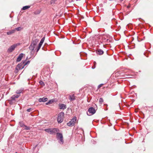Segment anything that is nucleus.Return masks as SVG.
<instances>
[{
  "label": "nucleus",
  "instance_id": "40",
  "mask_svg": "<svg viewBox=\"0 0 153 153\" xmlns=\"http://www.w3.org/2000/svg\"><path fill=\"white\" fill-rule=\"evenodd\" d=\"M36 146H37V145H36V146H35V148Z\"/></svg>",
  "mask_w": 153,
  "mask_h": 153
},
{
  "label": "nucleus",
  "instance_id": "8",
  "mask_svg": "<svg viewBox=\"0 0 153 153\" xmlns=\"http://www.w3.org/2000/svg\"><path fill=\"white\" fill-rule=\"evenodd\" d=\"M59 106L60 109L64 110L67 108L66 105L63 104L59 103Z\"/></svg>",
  "mask_w": 153,
  "mask_h": 153
},
{
  "label": "nucleus",
  "instance_id": "10",
  "mask_svg": "<svg viewBox=\"0 0 153 153\" xmlns=\"http://www.w3.org/2000/svg\"><path fill=\"white\" fill-rule=\"evenodd\" d=\"M24 55V54L23 53H20L18 57L16 59L17 62H20L22 59V58L23 57Z\"/></svg>",
  "mask_w": 153,
  "mask_h": 153
},
{
  "label": "nucleus",
  "instance_id": "41",
  "mask_svg": "<svg viewBox=\"0 0 153 153\" xmlns=\"http://www.w3.org/2000/svg\"><path fill=\"white\" fill-rule=\"evenodd\" d=\"M121 1H123V0H120Z\"/></svg>",
  "mask_w": 153,
  "mask_h": 153
},
{
  "label": "nucleus",
  "instance_id": "20",
  "mask_svg": "<svg viewBox=\"0 0 153 153\" xmlns=\"http://www.w3.org/2000/svg\"><path fill=\"white\" fill-rule=\"evenodd\" d=\"M23 28L22 27H18L15 28L14 30H15V31H16V30H17L18 31H20Z\"/></svg>",
  "mask_w": 153,
  "mask_h": 153
},
{
  "label": "nucleus",
  "instance_id": "17",
  "mask_svg": "<svg viewBox=\"0 0 153 153\" xmlns=\"http://www.w3.org/2000/svg\"><path fill=\"white\" fill-rule=\"evenodd\" d=\"M16 97L13 95L10 98V100L11 102H13V101L15 100Z\"/></svg>",
  "mask_w": 153,
  "mask_h": 153
},
{
  "label": "nucleus",
  "instance_id": "33",
  "mask_svg": "<svg viewBox=\"0 0 153 153\" xmlns=\"http://www.w3.org/2000/svg\"><path fill=\"white\" fill-rule=\"evenodd\" d=\"M53 100H49V101L48 102V103H49L50 104L52 103V102H53Z\"/></svg>",
  "mask_w": 153,
  "mask_h": 153
},
{
  "label": "nucleus",
  "instance_id": "22",
  "mask_svg": "<svg viewBox=\"0 0 153 153\" xmlns=\"http://www.w3.org/2000/svg\"><path fill=\"white\" fill-rule=\"evenodd\" d=\"M25 128H24V129L26 130H30L31 129V127L30 126H27L26 125H25V126L24 127Z\"/></svg>",
  "mask_w": 153,
  "mask_h": 153
},
{
  "label": "nucleus",
  "instance_id": "25",
  "mask_svg": "<svg viewBox=\"0 0 153 153\" xmlns=\"http://www.w3.org/2000/svg\"><path fill=\"white\" fill-rule=\"evenodd\" d=\"M103 102V99L102 98H100L99 99V103L100 104H102Z\"/></svg>",
  "mask_w": 153,
  "mask_h": 153
},
{
  "label": "nucleus",
  "instance_id": "4",
  "mask_svg": "<svg viewBox=\"0 0 153 153\" xmlns=\"http://www.w3.org/2000/svg\"><path fill=\"white\" fill-rule=\"evenodd\" d=\"M64 113L62 112L58 115L57 121L59 123H61L63 121L64 117Z\"/></svg>",
  "mask_w": 153,
  "mask_h": 153
},
{
  "label": "nucleus",
  "instance_id": "19",
  "mask_svg": "<svg viewBox=\"0 0 153 153\" xmlns=\"http://www.w3.org/2000/svg\"><path fill=\"white\" fill-rule=\"evenodd\" d=\"M45 39V37H44L41 39V40L39 42V44L40 45H42V44L43 43V42H44Z\"/></svg>",
  "mask_w": 153,
  "mask_h": 153
},
{
  "label": "nucleus",
  "instance_id": "16",
  "mask_svg": "<svg viewBox=\"0 0 153 153\" xmlns=\"http://www.w3.org/2000/svg\"><path fill=\"white\" fill-rule=\"evenodd\" d=\"M23 90V89L21 88L20 89L16 90V93L17 94H20L22 92Z\"/></svg>",
  "mask_w": 153,
  "mask_h": 153
},
{
  "label": "nucleus",
  "instance_id": "15",
  "mask_svg": "<svg viewBox=\"0 0 153 153\" xmlns=\"http://www.w3.org/2000/svg\"><path fill=\"white\" fill-rule=\"evenodd\" d=\"M30 6L29 5H27L24 6L22 9V10H27L29 8H30Z\"/></svg>",
  "mask_w": 153,
  "mask_h": 153
},
{
  "label": "nucleus",
  "instance_id": "31",
  "mask_svg": "<svg viewBox=\"0 0 153 153\" xmlns=\"http://www.w3.org/2000/svg\"><path fill=\"white\" fill-rule=\"evenodd\" d=\"M41 46H42V45L39 44L38 47L37 48V51H36L37 52H38L39 51V50L41 48Z\"/></svg>",
  "mask_w": 153,
  "mask_h": 153
},
{
  "label": "nucleus",
  "instance_id": "24",
  "mask_svg": "<svg viewBox=\"0 0 153 153\" xmlns=\"http://www.w3.org/2000/svg\"><path fill=\"white\" fill-rule=\"evenodd\" d=\"M112 22L114 24L117 25V21L114 19H112Z\"/></svg>",
  "mask_w": 153,
  "mask_h": 153
},
{
  "label": "nucleus",
  "instance_id": "32",
  "mask_svg": "<svg viewBox=\"0 0 153 153\" xmlns=\"http://www.w3.org/2000/svg\"><path fill=\"white\" fill-rule=\"evenodd\" d=\"M106 42V43H109L111 42V40L108 39H107Z\"/></svg>",
  "mask_w": 153,
  "mask_h": 153
},
{
  "label": "nucleus",
  "instance_id": "42",
  "mask_svg": "<svg viewBox=\"0 0 153 153\" xmlns=\"http://www.w3.org/2000/svg\"><path fill=\"white\" fill-rule=\"evenodd\" d=\"M17 153V152H16V153Z\"/></svg>",
  "mask_w": 153,
  "mask_h": 153
},
{
  "label": "nucleus",
  "instance_id": "23",
  "mask_svg": "<svg viewBox=\"0 0 153 153\" xmlns=\"http://www.w3.org/2000/svg\"><path fill=\"white\" fill-rule=\"evenodd\" d=\"M106 37H106V36H102V38L103 42H106V39H107Z\"/></svg>",
  "mask_w": 153,
  "mask_h": 153
},
{
  "label": "nucleus",
  "instance_id": "2",
  "mask_svg": "<svg viewBox=\"0 0 153 153\" xmlns=\"http://www.w3.org/2000/svg\"><path fill=\"white\" fill-rule=\"evenodd\" d=\"M25 61H22V62L18 64L17 65L15 71V73H17L20 70H21L24 68V63Z\"/></svg>",
  "mask_w": 153,
  "mask_h": 153
},
{
  "label": "nucleus",
  "instance_id": "1",
  "mask_svg": "<svg viewBox=\"0 0 153 153\" xmlns=\"http://www.w3.org/2000/svg\"><path fill=\"white\" fill-rule=\"evenodd\" d=\"M44 131L51 134H56V133L59 131V129L55 128H46Z\"/></svg>",
  "mask_w": 153,
  "mask_h": 153
},
{
  "label": "nucleus",
  "instance_id": "34",
  "mask_svg": "<svg viewBox=\"0 0 153 153\" xmlns=\"http://www.w3.org/2000/svg\"><path fill=\"white\" fill-rule=\"evenodd\" d=\"M14 95L16 98H18L20 96V95L18 94H15Z\"/></svg>",
  "mask_w": 153,
  "mask_h": 153
},
{
  "label": "nucleus",
  "instance_id": "18",
  "mask_svg": "<svg viewBox=\"0 0 153 153\" xmlns=\"http://www.w3.org/2000/svg\"><path fill=\"white\" fill-rule=\"evenodd\" d=\"M35 48V47L34 46H33L31 44H30V45L29 47V49L30 50H31V51H33L34 50Z\"/></svg>",
  "mask_w": 153,
  "mask_h": 153
},
{
  "label": "nucleus",
  "instance_id": "30",
  "mask_svg": "<svg viewBox=\"0 0 153 153\" xmlns=\"http://www.w3.org/2000/svg\"><path fill=\"white\" fill-rule=\"evenodd\" d=\"M56 0H51V4H53L56 3Z\"/></svg>",
  "mask_w": 153,
  "mask_h": 153
},
{
  "label": "nucleus",
  "instance_id": "37",
  "mask_svg": "<svg viewBox=\"0 0 153 153\" xmlns=\"http://www.w3.org/2000/svg\"><path fill=\"white\" fill-rule=\"evenodd\" d=\"M96 67V66H92V68L93 69H94Z\"/></svg>",
  "mask_w": 153,
  "mask_h": 153
},
{
  "label": "nucleus",
  "instance_id": "39",
  "mask_svg": "<svg viewBox=\"0 0 153 153\" xmlns=\"http://www.w3.org/2000/svg\"><path fill=\"white\" fill-rule=\"evenodd\" d=\"M87 114L88 115V116H90L91 115V114H88V112L87 113Z\"/></svg>",
  "mask_w": 153,
  "mask_h": 153
},
{
  "label": "nucleus",
  "instance_id": "26",
  "mask_svg": "<svg viewBox=\"0 0 153 153\" xmlns=\"http://www.w3.org/2000/svg\"><path fill=\"white\" fill-rule=\"evenodd\" d=\"M41 12L40 10H37L34 12V13L35 15H37L39 14Z\"/></svg>",
  "mask_w": 153,
  "mask_h": 153
},
{
  "label": "nucleus",
  "instance_id": "12",
  "mask_svg": "<svg viewBox=\"0 0 153 153\" xmlns=\"http://www.w3.org/2000/svg\"><path fill=\"white\" fill-rule=\"evenodd\" d=\"M38 41L39 40L38 39H35L34 40H33L31 44L35 47L36 45V44Z\"/></svg>",
  "mask_w": 153,
  "mask_h": 153
},
{
  "label": "nucleus",
  "instance_id": "21",
  "mask_svg": "<svg viewBox=\"0 0 153 153\" xmlns=\"http://www.w3.org/2000/svg\"><path fill=\"white\" fill-rule=\"evenodd\" d=\"M19 125L21 127H25V124L22 121L20 122H19Z\"/></svg>",
  "mask_w": 153,
  "mask_h": 153
},
{
  "label": "nucleus",
  "instance_id": "9",
  "mask_svg": "<svg viewBox=\"0 0 153 153\" xmlns=\"http://www.w3.org/2000/svg\"><path fill=\"white\" fill-rule=\"evenodd\" d=\"M96 53L97 54L101 55L104 53V51L102 50L98 49L96 51Z\"/></svg>",
  "mask_w": 153,
  "mask_h": 153
},
{
  "label": "nucleus",
  "instance_id": "5",
  "mask_svg": "<svg viewBox=\"0 0 153 153\" xmlns=\"http://www.w3.org/2000/svg\"><path fill=\"white\" fill-rule=\"evenodd\" d=\"M76 117H74L69 122L67 123V125L69 126H73L76 123Z\"/></svg>",
  "mask_w": 153,
  "mask_h": 153
},
{
  "label": "nucleus",
  "instance_id": "11",
  "mask_svg": "<svg viewBox=\"0 0 153 153\" xmlns=\"http://www.w3.org/2000/svg\"><path fill=\"white\" fill-rule=\"evenodd\" d=\"M48 100V98L47 97H43L42 98H40L39 99V101L40 102H45Z\"/></svg>",
  "mask_w": 153,
  "mask_h": 153
},
{
  "label": "nucleus",
  "instance_id": "6",
  "mask_svg": "<svg viewBox=\"0 0 153 153\" xmlns=\"http://www.w3.org/2000/svg\"><path fill=\"white\" fill-rule=\"evenodd\" d=\"M17 45V44H15L10 46L7 51V53H10L12 52L15 50Z\"/></svg>",
  "mask_w": 153,
  "mask_h": 153
},
{
  "label": "nucleus",
  "instance_id": "36",
  "mask_svg": "<svg viewBox=\"0 0 153 153\" xmlns=\"http://www.w3.org/2000/svg\"><path fill=\"white\" fill-rule=\"evenodd\" d=\"M94 66H95L96 65V62H95V61H94Z\"/></svg>",
  "mask_w": 153,
  "mask_h": 153
},
{
  "label": "nucleus",
  "instance_id": "27",
  "mask_svg": "<svg viewBox=\"0 0 153 153\" xmlns=\"http://www.w3.org/2000/svg\"><path fill=\"white\" fill-rule=\"evenodd\" d=\"M33 110V109L32 108H30L28 109H27L26 111L28 112H30L32 111Z\"/></svg>",
  "mask_w": 153,
  "mask_h": 153
},
{
  "label": "nucleus",
  "instance_id": "3",
  "mask_svg": "<svg viewBox=\"0 0 153 153\" xmlns=\"http://www.w3.org/2000/svg\"><path fill=\"white\" fill-rule=\"evenodd\" d=\"M56 138L58 140V142L59 144H63L64 143L63 137L62 133L59 132L56 133Z\"/></svg>",
  "mask_w": 153,
  "mask_h": 153
},
{
  "label": "nucleus",
  "instance_id": "28",
  "mask_svg": "<svg viewBox=\"0 0 153 153\" xmlns=\"http://www.w3.org/2000/svg\"><path fill=\"white\" fill-rule=\"evenodd\" d=\"M39 83L40 85H45L44 82L42 80L39 81Z\"/></svg>",
  "mask_w": 153,
  "mask_h": 153
},
{
  "label": "nucleus",
  "instance_id": "14",
  "mask_svg": "<svg viewBox=\"0 0 153 153\" xmlns=\"http://www.w3.org/2000/svg\"><path fill=\"white\" fill-rule=\"evenodd\" d=\"M15 32V30H14V29L12 30H11L7 32V34L8 35H10L14 33Z\"/></svg>",
  "mask_w": 153,
  "mask_h": 153
},
{
  "label": "nucleus",
  "instance_id": "13",
  "mask_svg": "<svg viewBox=\"0 0 153 153\" xmlns=\"http://www.w3.org/2000/svg\"><path fill=\"white\" fill-rule=\"evenodd\" d=\"M69 99L71 101H72L75 100V97L74 96V94L69 95Z\"/></svg>",
  "mask_w": 153,
  "mask_h": 153
},
{
  "label": "nucleus",
  "instance_id": "35",
  "mask_svg": "<svg viewBox=\"0 0 153 153\" xmlns=\"http://www.w3.org/2000/svg\"><path fill=\"white\" fill-rule=\"evenodd\" d=\"M104 84H100L98 86V87L99 88H100V87H101V86L103 85Z\"/></svg>",
  "mask_w": 153,
  "mask_h": 153
},
{
  "label": "nucleus",
  "instance_id": "38",
  "mask_svg": "<svg viewBox=\"0 0 153 153\" xmlns=\"http://www.w3.org/2000/svg\"><path fill=\"white\" fill-rule=\"evenodd\" d=\"M49 104H50L49 103H48V102H47L46 103V105H48Z\"/></svg>",
  "mask_w": 153,
  "mask_h": 153
},
{
  "label": "nucleus",
  "instance_id": "7",
  "mask_svg": "<svg viewBox=\"0 0 153 153\" xmlns=\"http://www.w3.org/2000/svg\"><path fill=\"white\" fill-rule=\"evenodd\" d=\"M88 111L89 112V114H91V115L94 114L96 112V111L94 108L92 107L89 108Z\"/></svg>",
  "mask_w": 153,
  "mask_h": 153
},
{
  "label": "nucleus",
  "instance_id": "29",
  "mask_svg": "<svg viewBox=\"0 0 153 153\" xmlns=\"http://www.w3.org/2000/svg\"><path fill=\"white\" fill-rule=\"evenodd\" d=\"M25 62H25L24 63V64L25 66L29 64L30 62V61H27L26 62Z\"/></svg>",
  "mask_w": 153,
  "mask_h": 153
}]
</instances>
